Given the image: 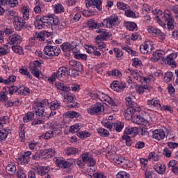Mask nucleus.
Here are the masks:
<instances>
[{
  "label": "nucleus",
  "instance_id": "f257e3e1",
  "mask_svg": "<svg viewBox=\"0 0 178 178\" xmlns=\"http://www.w3.org/2000/svg\"><path fill=\"white\" fill-rule=\"evenodd\" d=\"M156 20L157 23L161 26L166 28L169 30H173L175 29V19L173 18V15H172V13L169 11V10H165L163 16L160 17L159 16H156Z\"/></svg>",
  "mask_w": 178,
  "mask_h": 178
},
{
  "label": "nucleus",
  "instance_id": "f03ea898",
  "mask_svg": "<svg viewBox=\"0 0 178 178\" xmlns=\"http://www.w3.org/2000/svg\"><path fill=\"white\" fill-rule=\"evenodd\" d=\"M125 100L126 105L127 106H128V108L124 112V116L127 120H130V119L133 118V115H134L136 112H140V111H141V108H140V106H138V104L131 101V98L127 97Z\"/></svg>",
  "mask_w": 178,
  "mask_h": 178
},
{
  "label": "nucleus",
  "instance_id": "7ed1b4c3",
  "mask_svg": "<svg viewBox=\"0 0 178 178\" xmlns=\"http://www.w3.org/2000/svg\"><path fill=\"white\" fill-rule=\"evenodd\" d=\"M33 108L36 116L42 118L43 120L48 119V114L45 112V109L41 106V104H38V100L34 102Z\"/></svg>",
  "mask_w": 178,
  "mask_h": 178
},
{
  "label": "nucleus",
  "instance_id": "20e7f679",
  "mask_svg": "<svg viewBox=\"0 0 178 178\" xmlns=\"http://www.w3.org/2000/svg\"><path fill=\"white\" fill-rule=\"evenodd\" d=\"M96 97L100 99V101H102V102H104L106 105L116 106V102L113 101V99L102 92H97L96 93Z\"/></svg>",
  "mask_w": 178,
  "mask_h": 178
},
{
  "label": "nucleus",
  "instance_id": "39448f33",
  "mask_svg": "<svg viewBox=\"0 0 178 178\" xmlns=\"http://www.w3.org/2000/svg\"><path fill=\"white\" fill-rule=\"evenodd\" d=\"M44 53L47 56L53 58V56H58L60 54V49L56 46H46L44 48Z\"/></svg>",
  "mask_w": 178,
  "mask_h": 178
},
{
  "label": "nucleus",
  "instance_id": "423d86ee",
  "mask_svg": "<svg viewBox=\"0 0 178 178\" xmlns=\"http://www.w3.org/2000/svg\"><path fill=\"white\" fill-rule=\"evenodd\" d=\"M104 23H106V26L108 29H112V27L119 24V18L116 15H111L107 19H104Z\"/></svg>",
  "mask_w": 178,
  "mask_h": 178
},
{
  "label": "nucleus",
  "instance_id": "0eeeda50",
  "mask_svg": "<svg viewBox=\"0 0 178 178\" xmlns=\"http://www.w3.org/2000/svg\"><path fill=\"white\" fill-rule=\"evenodd\" d=\"M104 111H105V109L101 103H96L92 107L87 109L88 113L90 115H98V113H101V112H104Z\"/></svg>",
  "mask_w": 178,
  "mask_h": 178
},
{
  "label": "nucleus",
  "instance_id": "6e6552de",
  "mask_svg": "<svg viewBox=\"0 0 178 178\" xmlns=\"http://www.w3.org/2000/svg\"><path fill=\"white\" fill-rule=\"evenodd\" d=\"M96 33L99 34L95 38L96 40H102V41H106V38H111V35H112L106 29H97Z\"/></svg>",
  "mask_w": 178,
  "mask_h": 178
},
{
  "label": "nucleus",
  "instance_id": "1a4fd4ad",
  "mask_svg": "<svg viewBox=\"0 0 178 178\" xmlns=\"http://www.w3.org/2000/svg\"><path fill=\"white\" fill-rule=\"evenodd\" d=\"M176 58H177V54L172 53L167 56L165 58H163V60H164L165 63L169 65V66H172V67H176V61L175 60Z\"/></svg>",
  "mask_w": 178,
  "mask_h": 178
},
{
  "label": "nucleus",
  "instance_id": "9d476101",
  "mask_svg": "<svg viewBox=\"0 0 178 178\" xmlns=\"http://www.w3.org/2000/svg\"><path fill=\"white\" fill-rule=\"evenodd\" d=\"M86 5L87 8L93 6V8H97L99 10H102V0H90L86 2Z\"/></svg>",
  "mask_w": 178,
  "mask_h": 178
},
{
  "label": "nucleus",
  "instance_id": "9b49d317",
  "mask_svg": "<svg viewBox=\"0 0 178 178\" xmlns=\"http://www.w3.org/2000/svg\"><path fill=\"white\" fill-rule=\"evenodd\" d=\"M142 54H148L149 52H152L154 47L151 44V42H145L143 45L140 46V48Z\"/></svg>",
  "mask_w": 178,
  "mask_h": 178
},
{
  "label": "nucleus",
  "instance_id": "f8f14e48",
  "mask_svg": "<svg viewBox=\"0 0 178 178\" xmlns=\"http://www.w3.org/2000/svg\"><path fill=\"white\" fill-rule=\"evenodd\" d=\"M56 163L58 168H63L64 169H67L68 168H70L72 165H73V162L65 160H56Z\"/></svg>",
  "mask_w": 178,
  "mask_h": 178
},
{
  "label": "nucleus",
  "instance_id": "ddd939ff",
  "mask_svg": "<svg viewBox=\"0 0 178 178\" xmlns=\"http://www.w3.org/2000/svg\"><path fill=\"white\" fill-rule=\"evenodd\" d=\"M8 42L10 45L20 44V42H22V40H20V35L15 33L9 36Z\"/></svg>",
  "mask_w": 178,
  "mask_h": 178
},
{
  "label": "nucleus",
  "instance_id": "4468645a",
  "mask_svg": "<svg viewBox=\"0 0 178 178\" xmlns=\"http://www.w3.org/2000/svg\"><path fill=\"white\" fill-rule=\"evenodd\" d=\"M165 51L163 50L156 51L151 57L152 62H158L159 59L165 55Z\"/></svg>",
  "mask_w": 178,
  "mask_h": 178
},
{
  "label": "nucleus",
  "instance_id": "2eb2a0df",
  "mask_svg": "<svg viewBox=\"0 0 178 178\" xmlns=\"http://www.w3.org/2000/svg\"><path fill=\"white\" fill-rule=\"evenodd\" d=\"M153 138L157 140V141H161L165 138V132L162 129L154 130L152 135Z\"/></svg>",
  "mask_w": 178,
  "mask_h": 178
},
{
  "label": "nucleus",
  "instance_id": "dca6fc26",
  "mask_svg": "<svg viewBox=\"0 0 178 178\" xmlns=\"http://www.w3.org/2000/svg\"><path fill=\"white\" fill-rule=\"evenodd\" d=\"M138 133V129H137V127H128L125 129L124 134H125V136H129V134L132 137H136Z\"/></svg>",
  "mask_w": 178,
  "mask_h": 178
},
{
  "label": "nucleus",
  "instance_id": "f3484780",
  "mask_svg": "<svg viewBox=\"0 0 178 178\" xmlns=\"http://www.w3.org/2000/svg\"><path fill=\"white\" fill-rule=\"evenodd\" d=\"M177 165V161L176 160H171L168 163V169L169 170H171L172 173L175 175H178V166H176Z\"/></svg>",
  "mask_w": 178,
  "mask_h": 178
},
{
  "label": "nucleus",
  "instance_id": "a211bd4d",
  "mask_svg": "<svg viewBox=\"0 0 178 178\" xmlns=\"http://www.w3.org/2000/svg\"><path fill=\"white\" fill-rule=\"evenodd\" d=\"M42 156L46 158L47 159H49V158H52L54 155H55V150L54 149H47L42 152Z\"/></svg>",
  "mask_w": 178,
  "mask_h": 178
},
{
  "label": "nucleus",
  "instance_id": "6ab92c4d",
  "mask_svg": "<svg viewBox=\"0 0 178 178\" xmlns=\"http://www.w3.org/2000/svg\"><path fill=\"white\" fill-rule=\"evenodd\" d=\"M55 86L57 90H60V91H64L65 92H69L70 91V86H66L63 83L56 82Z\"/></svg>",
  "mask_w": 178,
  "mask_h": 178
},
{
  "label": "nucleus",
  "instance_id": "aec40b11",
  "mask_svg": "<svg viewBox=\"0 0 178 178\" xmlns=\"http://www.w3.org/2000/svg\"><path fill=\"white\" fill-rule=\"evenodd\" d=\"M113 161L115 163H118V165H120L122 168H126V166H127V163H129V161L127 160L122 157H115L113 159Z\"/></svg>",
  "mask_w": 178,
  "mask_h": 178
},
{
  "label": "nucleus",
  "instance_id": "412c9836",
  "mask_svg": "<svg viewBox=\"0 0 178 178\" xmlns=\"http://www.w3.org/2000/svg\"><path fill=\"white\" fill-rule=\"evenodd\" d=\"M126 73H131V76H133L134 79H135V80H137V81L141 82V80H143V78L141 77V76H140V74H138L137 70H133L130 68H128L126 70Z\"/></svg>",
  "mask_w": 178,
  "mask_h": 178
},
{
  "label": "nucleus",
  "instance_id": "4be33fe9",
  "mask_svg": "<svg viewBox=\"0 0 178 178\" xmlns=\"http://www.w3.org/2000/svg\"><path fill=\"white\" fill-rule=\"evenodd\" d=\"M131 119H132L133 123H136V124H143V123L145 122V119L140 115L134 116V115H133Z\"/></svg>",
  "mask_w": 178,
  "mask_h": 178
},
{
  "label": "nucleus",
  "instance_id": "5701e85b",
  "mask_svg": "<svg viewBox=\"0 0 178 178\" xmlns=\"http://www.w3.org/2000/svg\"><path fill=\"white\" fill-rule=\"evenodd\" d=\"M33 40H39V41H45L44 32L35 33L33 37L29 39V41H33Z\"/></svg>",
  "mask_w": 178,
  "mask_h": 178
},
{
  "label": "nucleus",
  "instance_id": "b1692460",
  "mask_svg": "<svg viewBox=\"0 0 178 178\" xmlns=\"http://www.w3.org/2000/svg\"><path fill=\"white\" fill-rule=\"evenodd\" d=\"M29 71L35 77H40V70H38V67L34 65L33 67H31V63H29Z\"/></svg>",
  "mask_w": 178,
  "mask_h": 178
},
{
  "label": "nucleus",
  "instance_id": "393cba45",
  "mask_svg": "<svg viewBox=\"0 0 178 178\" xmlns=\"http://www.w3.org/2000/svg\"><path fill=\"white\" fill-rule=\"evenodd\" d=\"M137 94H144V92H149V88L147 86H136Z\"/></svg>",
  "mask_w": 178,
  "mask_h": 178
},
{
  "label": "nucleus",
  "instance_id": "a878e982",
  "mask_svg": "<svg viewBox=\"0 0 178 178\" xmlns=\"http://www.w3.org/2000/svg\"><path fill=\"white\" fill-rule=\"evenodd\" d=\"M6 170L8 175H15L16 173V166L13 163H9L6 167Z\"/></svg>",
  "mask_w": 178,
  "mask_h": 178
},
{
  "label": "nucleus",
  "instance_id": "bb28decb",
  "mask_svg": "<svg viewBox=\"0 0 178 178\" xmlns=\"http://www.w3.org/2000/svg\"><path fill=\"white\" fill-rule=\"evenodd\" d=\"M97 49H99V51H103L106 48V44L102 42L101 39H96V46H95Z\"/></svg>",
  "mask_w": 178,
  "mask_h": 178
},
{
  "label": "nucleus",
  "instance_id": "cd10ccee",
  "mask_svg": "<svg viewBox=\"0 0 178 178\" xmlns=\"http://www.w3.org/2000/svg\"><path fill=\"white\" fill-rule=\"evenodd\" d=\"M147 105L149 106H153L154 108H161L162 106L159 102V100H156L155 99L147 100Z\"/></svg>",
  "mask_w": 178,
  "mask_h": 178
},
{
  "label": "nucleus",
  "instance_id": "c85d7f7f",
  "mask_svg": "<svg viewBox=\"0 0 178 178\" xmlns=\"http://www.w3.org/2000/svg\"><path fill=\"white\" fill-rule=\"evenodd\" d=\"M58 23H59V19L58 18L54 17V15H49V20L47 24L49 26H58Z\"/></svg>",
  "mask_w": 178,
  "mask_h": 178
},
{
  "label": "nucleus",
  "instance_id": "c756f323",
  "mask_svg": "<svg viewBox=\"0 0 178 178\" xmlns=\"http://www.w3.org/2000/svg\"><path fill=\"white\" fill-rule=\"evenodd\" d=\"M62 77H63V76L62 75V73L58 69L56 72L53 73L51 78L49 79V81L53 83V81H55L56 79H62Z\"/></svg>",
  "mask_w": 178,
  "mask_h": 178
},
{
  "label": "nucleus",
  "instance_id": "7c9ffc66",
  "mask_svg": "<svg viewBox=\"0 0 178 178\" xmlns=\"http://www.w3.org/2000/svg\"><path fill=\"white\" fill-rule=\"evenodd\" d=\"M65 155H76L79 152V149L75 147H67L64 151Z\"/></svg>",
  "mask_w": 178,
  "mask_h": 178
},
{
  "label": "nucleus",
  "instance_id": "2f4dec72",
  "mask_svg": "<svg viewBox=\"0 0 178 178\" xmlns=\"http://www.w3.org/2000/svg\"><path fill=\"white\" fill-rule=\"evenodd\" d=\"M89 48L90 49L88 50V54H93V55L95 56H97V58H99V56H101V52H99V51H98V49H97V47L90 46Z\"/></svg>",
  "mask_w": 178,
  "mask_h": 178
},
{
  "label": "nucleus",
  "instance_id": "473e14b6",
  "mask_svg": "<svg viewBox=\"0 0 178 178\" xmlns=\"http://www.w3.org/2000/svg\"><path fill=\"white\" fill-rule=\"evenodd\" d=\"M70 65L74 67H78V70H83V65L80 62H77L76 60H70Z\"/></svg>",
  "mask_w": 178,
  "mask_h": 178
},
{
  "label": "nucleus",
  "instance_id": "72a5a7b5",
  "mask_svg": "<svg viewBox=\"0 0 178 178\" xmlns=\"http://www.w3.org/2000/svg\"><path fill=\"white\" fill-rule=\"evenodd\" d=\"M29 94H30V88L23 86L19 87V95H29Z\"/></svg>",
  "mask_w": 178,
  "mask_h": 178
},
{
  "label": "nucleus",
  "instance_id": "f704fd0d",
  "mask_svg": "<svg viewBox=\"0 0 178 178\" xmlns=\"http://www.w3.org/2000/svg\"><path fill=\"white\" fill-rule=\"evenodd\" d=\"M34 119V113L33 112H28L25 116L23 118V121L24 123H29L30 120Z\"/></svg>",
  "mask_w": 178,
  "mask_h": 178
},
{
  "label": "nucleus",
  "instance_id": "c9c22d12",
  "mask_svg": "<svg viewBox=\"0 0 178 178\" xmlns=\"http://www.w3.org/2000/svg\"><path fill=\"white\" fill-rule=\"evenodd\" d=\"M107 74H108V76H115V77H122V72H120L119 70H113L111 71H108Z\"/></svg>",
  "mask_w": 178,
  "mask_h": 178
},
{
  "label": "nucleus",
  "instance_id": "e433bc0d",
  "mask_svg": "<svg viewBox=\"0 0 178 178\" xmlns=\"http://www.w3.org/2000/svg\"><path fill=\"white\" fill-rule=\"evenodd\" d=\"M60 106V102L56 100L51 103L50 111H56Z\"/></svg>",
  "mask_w": 178,
  "mask_h": 178
},
{
  "label": "nucleus",
  "instance_id": "4c0bfd02",
  "mask_svg": "<svg viewBox=\"0 0 178 178\" xmlns=\"http://www.w3.org/2000/svg\"><path fill=\"white\" fill-rule=\"evenodd\" d=\"M82 71L83 70H79V67H76V69L69 70L68 75L71 76V77H76V76H79V72Z\"/></svg>",
  "mask_w": 178,
  "mask_h": 178
},
{
  "label": "nucleus",
  "instance_id": "58836bf2",
  "mask_svg": "<svg viewBox=\"0 0 178 178\" xmlns=\"http://www.w3.org/2000/svg\"><path fill=\"white\" fill-rule=\"evenodd\" d=\"M97 133L102 137H109V131H108L104 128H99V129H97Z\"/></svg>",
  "mask_w": 178,
  "mask_h": 178
},
{
  "label": "nucleus",
  "instance_id": "ea45409f",
  "mask_svg": "<svg viewBox=\"0 0 178 178\" xmlns=\"http://www.w3.org/2000/svg\"><path fill=\"white\" fill-rule=\"evenodd\" d=\"M62 51L63 52H70L72 51V44L70 43H64L60 46Z\"/></svg>",
  "mask_w": 178,
  "mask_h": 178
},
{
  "label": "nucleus",
  "instance_id": "a19ab883",
  "mask_svg": "<svg viewBox=\"0 0 178 178\" xmlns=\"http://www.w3.org/2000/svg\"><path fill=\"white\" fill-rule=\"evenodd\" d=\"M87 26L90 30H94V29H97V26L98 24L94 21V19H89L87 23Z\"/></svg>",
  "mask_w": 178,
  "mask_h": 178
},
{
  "label": "nucleus",
  "instance_id": "79ce46f5",
  "mask_svg": "<svg viewBox=\"0 0 178 178\" xmlns=\"http://www.w3.org/2000/svg\"><path fill=\"white\" fill-rule=\"evenodd\" d=\"M12 50L15 54H19V55H23V48L19 45L12 46Z\"/></svg>",
  "mask_w": 178,
  "mask_h": 178
},
{
  "label": "nucleus",
  "instance_id": "37998d69",
  "mask_svg": "<svg viewBox=\"0 0 178 178\" xmlns=\"http://www.w3.org/2000/svg\"><path fill=\"white\" fill-rule=\"evenodd\" d=\"M125 26L127 30H129L130 31H134V30H136V29H137V24L134 22H127L125 24Z\"/></svg>",
  "mask_w": 178,
  "mask_h": 178
},
{
  "label": "nucleus",
  "instance_id": "c03bdc74",
  "mask_svg": "<svg viewBox=\"0 0 178 178\" xmlns=\"http://www.w3.org/2000/svg\"><path fill=\"white\" fill-rule=\"evenodd\" d=\"M58 130L56 128H54V131H49L44 134V140H49V138H52L54 137V132L56 133V131Z\"/></svg>",
  "mask_w": 178,
  "mask_h": 178
},
{
  "label": "nucleus",
  "instance_id": "a18cd8bd",
  "mask_svg": "<svg viewBox=\"0 0 178 178\" xmlns=\"http://www.w3.org/2000/svg\"><path fill=\"white\" fill-rule=\"evenodd\" d=\"M114 52L115 54L116 58L118 59V60H120L123 56V51L119 48H114Z\"/></svg>",
  "mask_w": 178,
  "mask_h": 178
},
{
  "label": "nucleus",
  "instance_id": "49530a36",
  "mask_svg": "<svg viewBox=\"0 0 178 178\" xmlns=\"http://www.w3.org/2000/svg\"><path fill=\"white\" fill-rule=\"evenodd\" d=\"M172 78H173V74L172 73V72H167L165 74L163 79L165 83H169V81H170V80H172Z\"/></svg>",
  "mask_w": 178,
  "mask_h": 178
},
{
  "label": "nucleus",
  "instance_id": "de8ad7c7",
  "mask_svg": "<svg viewBox=\"0 0 178 178\" xmlns=\"http://www.w3.org/2000/svg\"><path fill=\"white\" fill-rule=\"evenodd\" d=\"M64 99L67 100V102L68 104H72V102L74 101V95H71L70 93H68L64 95Z\"/></svg>",
  "mask_w": 178,
  "mask_h": 178
},
{
  "label": "nucleus",
  "instance_id": "09e8293b",
  "mask_svg": "<svg viewBox=\"0 0 178 178\" xmlns=\"http://www.w3.org/2000/svg\"><path fill=\"white\" fill-rule=\"evenodd\" d=\"M122 140H125L126 145H127V147H131V144L133 142L131 141L130 136H129L128 135L124 134L122 136Z\"/></svg>",
  "mask_w": 178,
  "mask_h": 178
},
{
  "label": "nucleus",
  "instance_id": "8fccbe9b",
  "mask_svg": "<svg viewBox=\"0 0 178 178\" xmlns=\"http://www.w3.org/2000/svg\"><path fill=\"white\" fill-rule=\"evenodd\" d=\"M14 26L17 31H20L23 27H26L23 24L20 23L19 21H14Z\"/></svg>",
  "mask_w": 178,
  "mask_h": 178
},
{
  "label": "nucleus",
  "instance_id": "3c124183",
  "mask_svg": "<svg viewBox=\"0 0 178 178\" xmlns=\"http://www.w3.org/2000/svg\"><path fill=\"white\" fill-rule=\"evenodd\" d=\"M54 12L55 13H62V12H65V8L62 4H57L54 7Z\"/></svg>",
  "mask_w": 178,
  "mask_h": 178
},
{
  "label": "nucleus",
  "instance_id": "603ef678",
  "mask_svg": "<svg viewBox=\"0 0 178 178\" xmlns=\"http://www.w3.org/2000/svg\"><path fill=\"white\" fill-rule=\"evenodd\" d=\"M22 15L24 19H26V20H29V17H30V10L27 8V7H24V8L22 10Z\"/></svg>",
  "mask_w": 178,
  "mask_h": 178
},
{
  "label": "nucleus",
  "instance_id": "864d4df0",
  "mask_svg": "<svg viewBox=\"0 0 178 178\" xmlns=\"http://www.w3.org/2000/svg\"><path fill=\"white\" fill-rule=\"evenodd\" d=\"M17 162L18 163H20V165H24V163H29V162H30V159H26V157L22 156L18 158Z\"/></svg>",
  "mask_w": 178,
  "mask_h": 178
},
{
  "label": "nucleus",
  "instance_id": "5fc2aeb1",
  "mask_svg": "<svg viewBox=\"0 0 178 178\" xmlns=\"http://www.w3.org/2000/svg\"><path fill=\"white\" fill-rule=\"evenodd\" d=\"M8 16H10V19L15 22V20L17 19V13H16L15 10H11L8 12Z\"/></svg>",
  "mask_w": 178,
  "mask_h": 178
},
{
  "label": "nucleus",
  "instance_id": "6e6d98bb",
  "mask_svg": "<svg viewBox=\"0 0 178 178\" xmlns=\"http://www.w3.org/2000/svg\"><path fill=\"white\" fill-rule=\"evenodd\" d=\"M80 130V124H75L70 127V133H77Z\"/></svg>",
  "mask_w": 178,
  "mask_h": 178
},
{
  "label": "nucleus",
  "instance_id": "4d7b16f0",
  "mask_svg": "<svg viewBox=\"0 0 178 178\" xmlns=\"http://www.w3.org/2000/svg\"><path fill=\"white\" fill-rule=\"evenodd\" d=\"M116 131L120 132L123 130V124L122 122L114 123L113 127Z\"/></svg>",
  "mask_w": 178,
  "mask_h": 178
},
{
  "label": "nucleus",
  "instance_id": "13d9d810",
  "mask_svg": "<svg viewBox=\"0 0 178 178\" xmlns=\"http://www.w3.org/2000/svg\"><path fill=\"white\" fill-rule=\"evenodd\" d=\"M117 8L120 9V10H126V9H127V4L119 1L117 3Z\"/></svg>",
  "mask_w": 178,
  "mask_h": 178
},
{
  "label": "nucleus",
  "instance_id": "bf43d9fd",
  "mask_svg": "<svg viewBox=\"0 0 178 178\" xmlns=\"http://www.w3.org/2000/svg\"><path fill=\"white\" fill-rule=\"evenodd\" d=\"M48 172H49L48 167H42L39 171L38 175H40V176H44V175H47Z\"/></svg>",
  "mask_w": 178,
  "mask_h": 178
},
{
  "label": "nucleus",
  "instance_id": "052dcab7",
  "mask_svg": "<svg viewBox=\"0 0 178 178\" xmlns=\"http://www.w3.org/2000/svg\"><path fill=\"white\" fill-rule=\"evenodd\" d=\"M129 177H130V175L124 171H121L117 174V178H129Z\"/></svg>",
  "mask_w": 178,
  "mask_h": 178
},
{
  "label": "nucleus",
  "instance_id": "680f3d73",
  "mask_svg": "<svg viewBox=\"0 0 178 178\" xmlns=\"http://www.w3.org/2000/svg\"><path fill=\"white\" fill-rule=\"evenodd\" d=\"M111 88L114 91H119V81H113V83L111 84Z\"/></svg>",
  "mask_w": 178,
  "mask_h": 178
},
{
  "label": "nucleus",
  "instance_id": "e2e57ef3",
  "mask_svg": "<svg viewBox=\"0 0 178 178\" xmlns=\"http://www.w3.org/2000/svg\"><path fill=\"white\" fill-rule=\"evenodd\" d=\"M82 15L85 16V17H90V16L94 15V12L91 10H84L82 11Z\"/></svg>",
  "mask_w": 178,
  "mask_h": 178
},
{
  "label": "nucleus",
  "instance_id": "0e129e2a",
  "mask_svg": "<svg viewBox=\"0 0 178 178\" xmlns=\"http://www.w3.org/2000/svg\"><path fill=\"white\" fill-rule=\"evenodd\" d=\"M147 30L149 33L154 34H161V30L156 29L154 26H149Z\"/></svg>",
  "mask_w": 178,
  "mask_h": 178
},
{
  "label": "nucleus",
  "instance_id": "69168bd1",
  "mask_svg": "<svg viewBox=\"0 0 178 178\" xmlns=\"http://www.w3.org/2000/svg\"><path fill=\"white\" fill-rule=\"evenodd\" d=\"M8 90L10 95H13V92H17V94H19V88L17 86H11L10 88H8Z\"/></svg>",
  "mask_w": 178,
  "mask_h": 178
},
{
  "label": "nucleus",
  "instance_id": "338daca9",
  "mask_svg": "<svg viewBox=\"0 0 178 178\" xmlns=\"http://www.w3.org/2000/svg\"><path fill=\"white\" fill-rule=\"evenodd\" d=\"M113 124L114 123H113L112 121H107L103 123L104 127H106V129H108V130H112Z\"/></svg>",
  "mask_w": 178,
  "mask_h": 178
},
{
  "label": "nucleus",
  "instance_id": "774afa93",
  "mask_svg": "<svg viewBox=\"0 0 178 178\" xmlns=\"http://www.w3.org/2000/svg\"><path fill=\"white\" fill-rule=\"evenodd\" d=\"M17 178H27L26 176V174L24 173V171L22 169H19L17 172Z\"/></svg>",
  "mask_w": 178,
  "mask_h": 178
}]
</instances>
